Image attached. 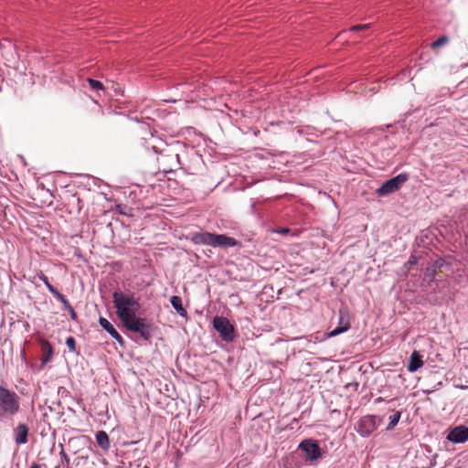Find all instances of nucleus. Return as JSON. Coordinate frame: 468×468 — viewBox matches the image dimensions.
<instances>
[{
    "label": "nucleus",
    "instance_id": "7c9ffc66",
    "mask_svg": "<svg viewBox=\"0 0 468 468\" xmlns=\"http://www.w3.org/2000/svg\"><path fill=\"white\" fill-rule=\"evenodd\" d=\"M60 456H61V460L63 463H66L67 465H69V458L68 457L67 453L64 452L63 449H61V452H60Z\"/></svg>",
    "mask_w": 468,
    "mask_h": 468
},
{
    "label": "nucleus",
    "instance_id": "9b49d317",
    "mask_svg": "<svg viewBox=\"0 0 468 468\" xmlns=\"http://www.w3.org/2000/svg\"><path fill=\"white\" fill-rule=\"evenodd\" d=\"M447 439L454 443H463L468 441V427L459 425L454 427L448 434Z\"/></svg>",
    "mask_w": 468,
    "mask_h": 468
},
{
    "label": "nucleus",
    "instance_id": "4be33fe9",
    "mask_svg": "<svg viewBox=\"0 0 468 468\" xmlns=\"http://www.w3.org/2000/svg\"><path fill=\"white\" fill-rule=\"evenodd\" d=\"M449 41V37L446 36V35H443L441 37H440L437 40H435L434 42L431 43V48H438L443 45H445L446 43H448Z\"/></svg>",
    "mask_w": 468,
    "mask_h": 468
},
{
    "label": "nucleus",
    "instance_id": "5701e85b",
    "mask_svg": "<svg viewBox=\"0 0 468 468\" xmlns=\"http://www.w3.org/2000/svg\"><path fill=\"white\" fill-rule=\"evenodd\" d=\"M90 89L92 90H103L104 89V86L102 84V82L97 80H93V79H88L87 80Z\"/></svg>",
    "mask_w": 468,
    "mask_h": 468
},
{
    "label": "nucleus",
    "instance_id": "e433bc0d",
    "mask_svg": "<svg viewBox=\"0 0 468 468\" xmlns=\"http://www.w3.org/2000/svg\"><path fill=\"white\" fill-rule=\"evenodd\" d=\"M288 231H289V229H283L282 230V232H288Z\"/></svg>",
    "mask_w": 468,
    "mask_h": 468
},
{
    "label": "nucleus",
    "instance_id": "20e7f679",
    "mask_svg": "<svg viewBox=\"0 0 468 468\" xmlns=\"http://www.w3.org/2000/svg\"><path fill=\"white\" fill-rule=\"evenodd\" d=\"M159 170L165 174L176 171L180 165L179 154L174 152L165 153L162 151L160 156L157 157Z\"/></svg>",
    "mask_w": 468,
    "mask_h": 468
},
{
    "label": "nucleus",
    "instance_id": "f257e3e1",
    "mask_svg": "<svg viewBox=\"0 0 468 468\" xmlns=\"http://www.w3.org/2000/svg\"><path fill=\"white\" fill-rule=\"evenodd\" d=\"M116 314L122 323L134 318L141 309L139 298H136L133 292L124 293L121 291H115L112 293Z\"/></svg>",
    "mask_w": 468,
    "mask_h": 468
},
{
    "label": "nucleus",
    "instance_id": "bb28decb",
    "mask_svg": "<svg viewBox=\"0 0 468 468\" xmlns=\"http://www.w3.org/2000/svg\"><path fill=\"white\" fill-rule=\"evenodd\" d=\"M418 263V258L414 255H411L408 261L404 264V268L409 270V267L411 265H416Z\"/></svg>",
    "mask_w": 468,
    "mask_h": 468
},
{
    "label": "nucleus",
    "instance_id": "6e6552de",
    "mask_svg": "<svg viewBox=\"0 0 468 468\" xmlns=\"http://www.w3.org/2000/svg\"><path fill=\"white\" fill-rule=\"evenodd\" d=\"M299 449L305 453V459L308 461H315L321 457L319 444L311 439L302 441L299 444Z\"/></svg>",
    "mask_w": 468,
    "mask_h": 468
},
{
    "label": "nucleus",
    "instance_id": "473e14b6",
    "mask_svg": "<svg viewBox=\"0 0 468 468\" xmlns=\"http://www.w3.org/2000/svg\"><path fill=\"white\" fill-rule=\"evenodd\" d=\"M88 461V457L79 456L76 458V465H80L81 463H85Z\"/></svg>",
    "mask_w": 468,
    "mask_h": 468
},
{
    "label": "nucleus",
    "instance_id": "c9c22d12",
    "mask_svg": "<svg viewBox=\"0 0 468 468\" xmlns=\"http://www.w3.org/2000/svg\"><path fill=\"white\" fill-rule=\"evenodd\" d=\"M395 401H396V399H391L388 400V403L394 406Z\"/></svg>",
    "mask_w": 468,
    "mask_h": 468
},
{
    "label": "nucleus",
    "instance_id": "1a4fd4ad",
    "mask_svg": "<svg viewBox=\"0 0 468 468\" xmlns=\"http://www.w3.org/2000/svg\"><path fill=\"white\" fill-rule=\"evenodd\" d=\"M350 328L348 313L343 309L338 312V326L327 334L328 337L338 335Z\"/></svg>",
    "mask_w": 468,
    "mask_h": 468
},
{
    "label": "nucleus",
    "instance_id": "423d86ee",
    "mask_svg": "<svg viewBox=\"0 0 468 468\" xmlns=\"http://www.w3.org/2000/svg\"><path fill=\"white\" fill-rule=\"evenodd\" d=\"M213 326L224 341L232 342L234 340L235 329L227 318L216 316L213 319Z\"/></svg>",
    "mask_w": 468,
    "mask_h": 468
},
{
    "label": "nucleus",
    "instance_id": "a211bd4d",
    "mask_svg": "<svg viewBox=\"0 0 468 468\" xmlns=\"http://www.w3.org/2000/svg\"><path fill=\"white\" fill-rule=\"evenodd\" d=\"M95 437L99 447L104 452L109 451L111 443L108 434L104 431H97Z\"/></svg>",
    "mask_w": 468,
    "mask_h": 468
},
{
    "label": "nucleus",
    "instance_id": "f3484780",
    "mask_svg": "<svg viewBox=\"0 0 468 468\" xmlns=\"http://www.w3.org/2000/svg\"><path fill=\"white\" fill-rule=\"evenodd\" d=\"M68 203L67 205L70 207L69 212L70 213H77L79 214L81 209V202L82 200L80 198V197L77 196V194H70L67 197Z\"/></svg>",
    "mask_w": 468,
    "mask_h": 468
},
{
    "label": "nucleus",
    "instance_id": "ddd939ff",
    "mask_svg": "<svg viewBox=\"0 0 468 468\" xmlns=\"http://www.w3.org/2000/svg\"><path fill=\"white\" fill-rule=\"evenodd\" d=\"M99 324L121 346H124L125 342L123 338L106 318L100 317Z\"/></svg>",
    "mask_w": 468,
    "mask_h": 468
},
{
    "label": "nucleus",
    "instance_id": "7ed1b4c3",
    "mask_svg": "<svg viewBox=\"0 0 468 468\" xmlns=\"http://www.w3.org/2000/svg\"><path fill=\"white\" fill-rule=\"evenodd\" d=\"M122 324L127 330L138 333L144 341L149 342L151 340L154 326L146 318L134 316V318L126 321Z\"/></svg>",
    "mask_w": 468,
    "mask_h": 468
},
{
    "label": "nucleus",
    "instance_id": "c85d7f7f",
    "mask_svg": "<svg viewBox=\"0 0 468 468\" xmlns=\"http://www.w3.org/2000/svg\"><path fill=\"white\" fill-rule=\"evenodd\" d=\"M38 278L45 283L47 288L51 284L48 281V276H46L42 271H40V273H38Z\"/></svg>",
    "mask_w": 468,
    "mask_h": 468
},
{
    "label": "nucleus",
    "instance_id": "412c9836",
    "mask_svg": "<svg viewBox=\"0 0 468 468\" xmlns=\"http://www.w3.org/2000/svg\"><path fill=\"white\" fill-rule=\"evenodd\" d=\"M437 271L433 269L431 266H428L423 274V281L428 284H431L435 281Z\"/></svg>",
    "mask_w": 468,
    "mask_h": 468
},
{
    "label": "nucleus",
    "instance_id": "aec40b11",
    "mask_svg": "<svg viewBox=\"0 0 468 468\" xmlns=\"http://www.w3.org/2000/svg\"><path fill=\"white\" fill-rule=\"evenodd\" d=\"M388 411H394V414L391 415L389 417V422L388 424V427H387V430L388 431H390V430H393L394 427L399 423L400 418H401V411L400 410H394V408L392 407H389L388 409Z\"/></svg>",
    "mask_w": 468,
    "mask_h": 468
},
{
    "label": "nucleus",
    "instance_id": "72a5a7b5",
    "mask_svg": "<svg viewBox=\"0 0 468 468\" xmlns=\"http://www.w3.org/2000/svg\"><path fill=\"white\" fill-rule=\"evenodd\" d=\"M385 399L382 397H378V398L375 399L374 403L378 404V403L382 402Z\"/></svg>",
    "mask_w": 468,
    "mask_h": 468
},
{
    "label": "nucleus",
    "instance_id": "4468645a",
    "mask_svg": "<svg viewBox=\"0 0 468 468\" xmlns=\"http://www.w3.org/2000/svg\"><path fill=\"white\" fill-rule=\"evenodd\" d=\"M190 240L196 245L212 246L213 233L207 231L196 232L191 235Z\"/></svg>",
    "mask_w": 468,
    "mask_h": 468
},
{
    "label": "nucleus",
    "instance_id": "cd10ccee",
    "mask_svg": "<svg viewBox=\"0 0 468 468\" xmlns=\"http://www.w3.org/2000/svg\"><path fill=\"white\" fill-rule=\"evenodd\" d=\"M56 298L63 304L65 309L69 308L71 305L62 293H59Z\"/></svg>",
    "mask_w": 468,
    "mask_h": 468
},
{
    "label": "nucleus",
    "instance_id": "a878e982",
    "mask_svg": "<svg viewBox=\"0 0 468 468\" xmlns=\"http://www.w3.org/2000/svg\"><path fill=\"white\" fill-rule=\"evenodd\" d=\"M445 264V260L443 258L436 259L430 266H431L436 271L441 269Z\"/></svg>",
    "mask_w": 468,
    "mask_h": 468
},
{
    "label": "nucleus",
    "instance_id": "39448f33",
    "mask_svg": "<svg viewBox=\"0 0 468 468\" xmlns=\"http://www.w3.org/2000/svg\"><path fill=\"white\" fill-rule=\"evenodd\" d=\"M408 179L409 176L407 174H399L384 182L381 186L377 189V194L379 197H384L394 193L399 190Z\"/></svg>",
    "mask_w": 468,
    "mask_h": 468
},
{
    "label": "nucleus",
    "instance_id": "c756f323",
    "mask_svg": "<svg viewBox=\"0 0 468 468\" xmlns=\"http://www.w3.org/2000/svg\"><path fill=\"white\" fill-rule=\"evenodd\" d=\"M67 311H69V314H70V318L74 321H77L78 319V314L77 313L75 312V310L73 309V307L70 305L69 308H67L66 309Z\"/></svg>",
    "mask_w": 468,
    "mask_h": 468
},
{
    "label": "nucleus",
    "instance_id": "b1692460",
    "mask_svg": "<svg viewBox=\"0 0 468 468\" xmlns=\"http://www.w3.org/2000/svg\"><path fill=\"white\" fill-rule=\"evenodd\" d=\"M370 27H371V24H359V25H356V26L349 27L348 31H350V32L363 31V30H367L368 28H370Z\"/></svg>",
    "mask_w": 468,
    "mask_h": 468
},
{
    "label": "nucleus",
    "instance_id": "6ab92c4d",
    "mask_svg": "<svg viewBox=\"0 0 468 468\" xmlns=\"http://www.w3.org/2000/svg\"><path fill=\"white\" fill-rule=\"evenodd\" d=\"M170 303L180 316L186 317L187 315V312L183 306L182 299L180 296L173 295L170 298Z\"/></svg>",
    "mask_w": 468,
    "mask_h": 468
},
{
    "label": "nucleus",
    "instance_id": "9d476101",
    "mask_svg": "<svg viewBox=\"0 0 468 468\" xmlns=\"http://www.w3.org/2000/svg\"><path fill=\"white\" fill-rule=\"evenodd\" d=\"M240 242L232 237L224 234L213 233L212 247L214 248H229L239 246Z\"/></svg>",
    "mask_w": 468,
    "mask_h": 468
},
{
    "label": "nucleus",
    "instance_id": "dca6fc26",
    "mask_svg": "<svg viewBox=\"0 0 468 468\" xmlns=\"http://www.w3.org/2000/svg\"><path fill=\"white\" fill-rule=\"evenodd\" d=\"M423 366L422 356L420 355L418 351H413L410 355L409 363L407 365V369L413 373L416 372L419 368Z\"/></svg>",
    "mask_w": 468,
    "mask_h": 468
},
{
    "label": "nucleus",
    "instance_id": "0eeeda50",
    "mask_svg": "<svg viewBox=\"0 0 468 468\" xmlns=\"http://www.w3.org/2000/svg\"><path fill=\"white\" fill-rule=\"evenodd\" d=\"M378 428L377 417L374 415H366L362 417L356 426L355 427L356 431L362 437H368L372 434Z\"/></svg>",
    "mask_w": 468,
    "mask_h": 468
},
{
    "label": "nucleus",
    "instance_id": "393cba45",
    "mask_svg": "<svg viewBox=\"0 0 468 468\" xmlns=\"http://www.w3.org/2000/svg\"><path fill=\"white\" fill-rule=\"evenodd\" d=\"M66 345H67L68 348L69 349V351H71V352H76L77 351L76 340H75V338L73 336H69L66 339Z\"/></svg>",
    "mask_w": 468,
    "mask_h": 468
},
{
    "label": "nucleus",
    "instance_id": "f704fd0d",
    "mask_svg": "<svg viewBox=\"0 0 468 468\" xmlns=\"http://www.w3.org/2000/svg\"><path fill=\"white\" fill-rule=\"evenodd\" d=\"M29 468H41V465L37 463H34Z\"/></svg>",
    "mask_w": 468,
    "mask_h": 468
},
{
    "label": "nucleus",
    "instance_id": "f03ea898",
    "mask_svg": "<svg viewBox=\"0 0 468 468\" xmlns=\"http://www.w3.org/2000/svg\"><path fill=\"white\" fill-rule=\"evenodd\" d=\"M20 410L18 395L0 385V417H13Z\"/></svg>",
    "mask_w": 468,
    "mask_h": 468
},
{
    "label": "nucleus",
    "instance_id": "2f4dec72",
    "mask_svg": "<svg viewBox=\"0 0 468 468\" xmlns=\"http://www.w3.org/2000/svg\"><path fill=\"white\" fill-rule=\"evenodd\" d=\"M48 290L55 296L57 297L60 292L52 285L50 284L48 287Z\"/></svg>",
    "mask_w": 468,
    "mask_h": 468
},
{
    "label": "nucleus",
    "instance_id": "2eb2a0df",
    "mask_svg": "<svg viewBox=\"0 0 468 468\" xmlns=\"http://www.w3.org/2000/svg\"><path fill=\"white\" fill-rule=\"evenodd\" d=\"M40 346H41V351L43 354L42 359H41V368H43L48 362L50 361L52 355H53V347L51 344L44 338H41L39 340Z\"/></svg>",
    "mask_w": 468,
    "mask_h": 468
},
{
    "label": "nucleus",
    "instance_id": "f8f14e48",
    "mask_svg": "<svg viewBox=\"0 0 468 468\" xmlns=\"http://www.w3.org/2000/svg\"><path fill=\"white\" fill-rule=\"evenodd\" d=\"M13 432L16 444H26L28 441L29 428L26 423H18Z\"/></svg>",
    "mask_w": 468,
    "mask_h": 468
}]
</instances>
